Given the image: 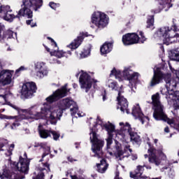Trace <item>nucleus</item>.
I'll list each match as a JSON object with an SVG mask.
<instances>
[{
    "instance_id": "obj_42",
    "label": "nucleus",
    "mask_w": 179,
    "mask_h": 179,
    "mask_svg": "<svg viewBox=\"0 0 179 179\" xmlns=\"http://www.w3.org/2000/svg\"><path fill=\"white\" fill-rule=\"evenodd\" d=\"M0 118L1 120H15L17 118V116H8L0 113Z\"/></svg>"
},
{
    "instance_id": "obj_45",
    "label": "nucleus",
    "mask_w": 179,
    "mask_h": 179,
    "mask_svg": "<svg viewBox=\"0 0 179 179\" xmlns=\"http://www.w3.org/2000/svg\"><path fill=\"white\" fill-rule=\"evenodd\" d=\"M47 73V71L45 70H37L36 76L38 78H44V75Z\"/></svg>"
},
{
    "instance_id": "obj_40",
    "label": "nucleus",
    "mask_w": 179,
    "mask_h": 179,
    "mask_svg": "<svg viewBox=\"0 0 179 179\" xmlns=\"http://www.w3.org/2000/svg\"><path fill=\"white\" fill-rule=\"evenodd\" d=\"M44 152L42 155V157H45V156H48L51 153V148L50 147H43Z\"/></svg>"
},
{
    "instance_id": "obj_58",
    "label": "nucleus",
    "mask_w": 179,
    "mask_h": 179,
    "mask_svg": "<svg viewBox=\"0 0 179 179\" xmlns=\"http://www.w3.org/2000/svg\"><path fill=\"white\" fill-rule=\"evenodd\" d=\"M11 107L14 108V110H16L17 111H20V108L15 105H11Z\"/></svg>"
},
{
    "instance_id": "obj_59",
    "label": "nucleus",
    "mask_w": 179,
    "mask_h": 179,
    "mask_svg": "<svg viewBox=\"0 0 179 179\" xmlns=\"http://www.w3.org/2000/svg\"><path fill=\"white\" fill-rule=\"evenodd\" d=\"M43 47H45V49L46 50V51L48 52H52V51H51V50L48 48V47H47V45H44L43 44Z\"/></svg>"
},
{
    "instance_id": "obj_56",
    "label": "nucleus",
    "mask_w": 179,
    "mask_h": 179,
    "mask_svg": "<svg viewBox=\"0 0 179 179\" xmlns=\"http://www.w3.org/2000/svg\"><path fill=\"white\" fill-rule=\"evenodd\" d=\"M80 56L82 58H86V57H87V52L84 50V52H81Z\"/></svg>"
},
{
    "instance_id": "obj_62",
    "label": "nucleus",
    "mask_w": 179,
    "mask_h": 179,
    "mask_svg": "<svg viewBox=\"0 0 179 179\" xmlns=\"http://www.w3.org/2000/svg\"><path fill=\"white\" fill-rule=\"evenodd\" d=\"M132 160H136V159H138V155H132Z\"/></svg>"
},
{
    "instance_id": "obj_44",
    "label": "nucleus",
    "mask_w": 179,
    "mask_h": 179,
    "mask_svg": "<svg viewBox=\"0 0 179 179\" xmlns=\"http://www.w3.org/2000/svg\"><path fill=\"white\" fill-rule=\"evenodd\" d=\"M49 6L54 10H57V8H59V6H61V4L56 3L54 1H50L49 3Z\"/></svg>"
},
{
    "instance_id": "obj_22",
    "label": "nucleus",
    "mask_w": 179,
    "mask_h": 179,
    "mask_svg": "<svg viewBox=\"0 0 179 179\" xmlns=\"http://www.w3.org/2000/svg\"><path fill=\"white\" fill-rule=\"evenodd\" d=\"M159 6L158 7V9L156 8L155 10H152V12L153 13H160L163 9H165V10H168L170 9L173 5L170 3L171 2V0H158Z\"/></svg>"
},
{
    "instance_id": "obj_38",
    "label": "nucleus",
    "mask_w": 179,
    "mask_h": 179,
    "mask_svg": "<svg viewBox=\"0 0 179 179\" xmlns=\"http://www.w3.org/2000/svg\"><path fill=\"white\" fill-rule=\"evenodd\" d=\"M130 72H132V71L128 68L125 69L123 71V76H124V79H126L127 80H128V78H129L131 76V75L132 74Z\"/></svg>"
},
{
    "instance_id": "obj_55",
    "label": "nucleus",
    "mask_w": 179,
    "mask_h": 179,
    "mask_svg": "<svg viewBox=\"0 0 179 179\" xmlns=\"http://www.w3.org/2000/svg\"><path fill=\"white\" fill-rule=\"evenodd\" d=\"M20 125V123H13L12 125L10 126L11 129H16L17 127H19Z\"/></svg>"
},
{
    "instance_id": "obj_11",
    "label": "nucleus",
    "mask_w": 179,
    "mask_h": 179,
    "mask_svg": "<svg viewBox=\"0 0 179 179\" xmlns=\"http://www.w3.org/2000/svg\"><path fill=\"white\" fill-rule=\"evenodd\" d=\"M81 72L82 73L79 78L80 87L81 89H85V93H88L92 89V86H93L94 79H92V76L87 72H84L83 71H81Z\"/></svg>"
},
{
    "instance_id": "obj_13",
    "label": "nucleus",
    "mask_w": 179,
    "mask_h": 179,
    "mask_svg": "<svg viewBox=\"0 0 179 179\" xmlns=\"http://www.w3.org/2000/svg\"><path fill=\"white\" fill-rule=\"evenodd\" d=\"M122 42L124 45L139 44V35L137 33H127L122 36Z\"/></svg>"
},
{
    "instance_id": "obj_25",
    "label": "nucleus",
    "mask_w": 179,
    "mask_h": 179,
    "mask_svg": "<svg viewBox=\"0 0 179 179\" xmlns=\"http://www.w3.org/2000/svg\"><path fill=\"white\" fill-rule=\"evenodd\" d=\"M97 171L99 173H106L107 171V169H108V164L107 163V160L106 159H102L100 161V164H96Z\"/></svg>"
},
{
    "instance_id": "obj_14",
    "label": "nucleus",
    "mask_w": 179,
    "mask_h": 179,
    "mask_svg": "<svg viewBox=\"0 0 179 179\" xmlns=\"http://www.w3.org/2000/svg\"><path fill=\"white\" fill-rule=\"evenodd\" d=\"M152 105L155 107L153 117L164 110L163 105L160 103V94L157 92L152 96Z\"/></svg>"
},
{
    "instance_id": "obj_30",
    "label": "nucleus",
    "mask_w": 179,
    "mask_h": 179,
    "mask_svg": "<svg viewBox=\"0 0 179 179\" xmlns=\"http://www.w3.org/2000/svg\"><path fill=\"white\" fill-rule=\"evenodd\" d=\"M173 96V108L179 110V91H174Z\"/></svg>"
},
{
    "instance_id": "obj_47",
    "label": "nucleus",
    "mask_w": 179,
    "mask_h": 179,
    "mask_svg": "<svg viewBox=\"0 0 179 179\" xmlns=\"http://www.w3.org/2000/svg\"><path fill=\"white\" fill-rule=\"evenodd\" d=\"M26 24L28 26H31V27H37V23L33 22V20H27L26 21Z\"/></svg>"
},
{
    "instance_id": "obj_1",
    "label": "nucleus",
    "mask_w": 179,
    "mask_h": 179,
    "mask_svg": "<svg viewBox=\"0 0 179 179\" xmlns=\"http://www.w3.org/2000/svg\"><path fill=\"white\" fill-rule=\"evenodd\" d=\"M41 6H43V0H22L21 8L17 15H15L13 14H9L12 12L10 6L1 5L0 6V17L9 23H12L15 19L20 20L21 17L32 19L33 10L37 12L38 9L41 8Z\"/></svg>"
},
{
    "instance_id": "obj_16",
    "label": "nucleus",
    "mask_w": 179,
    "mask_h": 179,
    "mask_svg": "<svg viewBox=\"0 0 179 179\" xmlns=\"http://www.w3.org/2000/svg\"><path fill=\"white\" fill-rule=\"evenodd\" d=\"M85 37H89V34L87 32H80L77 38L74 39V41L69 45V48L76 50V48L83 43V40H85Z\"/></svg>"
},
{
    "instance_id": "obj_48",
    "label": "nucleus",
    "mask_w": 179,
    "mask_h": 179,
    "mask_svg": "<svg viewBox=\"0 0 179 179\" xmlns=\"http://www.w3.org/2000/svg\"><path fill=\"white\" fill-rule=\"evenodd\" d=\"M47 39L49 40L51 42V45H53L55 48H58V45L57 44V42L52 38L48 36Z\"/></svg>"
},
{
    "instance_id": "obj_6",
    "label": "nucleus",
    "mask_w": 179,
    "mask_h": 179,
    "mask_svg": "<svg viewBox=\"0 0 179 179\" xmlns=\"http://www.w3.org/2000/svg\"><path fill=\"white\" fill-rule=\"evenodd\" d=\"M92 23L95 24L99 30H103L108 24V17L104 13L94 12L92 16Z\"/></svg>"
},
{
    "instance_id": "obj_3",
    "label": "nucleus",
    "mask_w": 179,
    "mask_h": 179,
    "mask_svg": "<svg viewBox=\"0 0 179 179\" xmlns=\"http://www.w3.org/2000/svg\"><path fill=\"white\" fill-rule=\"evenodd\" d=\"M176 22H177V20L173 18L172 20L173 24L171 27H164L159 28L155 33L157 37H159L160 40H162L164 44H166V45L173 44V38H174V37L179 38L178 25L176 23Z\"/></svg>"
},
{
    "instance_id": "obj_41",
    "label": "nucleus",
    "mask_w": 179,
    "mask_h": 179,
    "mask_svg": "<svg viewBox=\"0 0 179 179\" xmlns=\"http://www.w3.org/2000/svg\"><path fill=\"white\" fill-rule=\"evenodd\" d=\"M8 140L5 138H0V152H3V148L5 146V145H7Z\"/></svg>"
},
{
    "instance_id": "obj_51",
    "label": "nucleus",
    "mask_w": 179,
    "mask_h": 179,
    "mask_svg": "<svg viewBox=\"0 0 179 179\" xmlns=\"http://www.w3.org/2000/svg\"><path fill=\"white\" fill-rule=\"evenodd\" d=\"M13 149H15V144L13 143L9 146L8 150V156H12V152H13Z\"/></svg>"
},
{
    "instance_id": "obj_57",
    "label": "nucleus",
    "mask_w": 179,
    "mask_h": 179,
    "mask_svg": "<svg viewBox=\"0 0 179 179\" xmlns=\"http://www.w3.org/2000/svg\"><path fill=\"white\" fill-rule=\"evenodd\" d=\"M115 179H122V178H120V172L118 171L115 172Z\"/></svg>"
},
{
    "instance_id": "obj_5",
    "label": "nucleus",
    "mask_w": 179,
    "mask_h": 179,
    "mask_svg": "<svg viewBox=\"0 0 179 179\" xmlns=\"http://www.w3.org/2000/svg\"><path fill=\"white\" fill-rule=\"evenodd\" d=\"M10 166L13 171L17 174H29L30 170V159L27 158V153H24V157L20 155L17 162L10 161Z\"/></svg>"
},
{
    "instance_id": "obj_39",
    "label": "nucleus",
    "mask_w": 179,
    "mask_h": 179,
    "mask_svg": "<svg viewBox=\"0 0 179 179\" xmlns=\"http://www.w3.org/2000/svg\"><path fill=\"white\" fill-rule=\"evenodd\" d=\"M129 148H131V145H125L124 150H122L123 159H124V157H129V156H131V154H129L128 152Z\"/></svg>"
},
{
    "instance_id": "obj_20",
    "label": "nucleus",
    "mask_w": 179,
    "mask_h": 179,
    "mask_svg": "<svg viewBox=\"0 0 179 179\" xmlns=\"http://www.w3.org/2000/svg\"><path fill=\"white\" fill-rule=\"evenodd\" d=\"M143 167H145V166H137L136 169L134 171L130 172L131 178L148 179V176H142V174H143V171H145V169Z\"/></svg>"
},
{
    "instance_id": "obj_8",
    "label": "nucleus",
    "mask_w": 179,
    "mask_h": 179,
    "mask_svg": "<svg viewBox=\"0 0 179 179\" xmlns=\"http://www.w3.org/2000/svg\"><path fill=\"white\" fill-rule=\"evenodd\" d=\"M71 92V89H68V84H65L60 89H57L53 94L48 97L46 98L47 103L49 104H52V103H55V101H58L60 99H63V97H66L68 96V93Z\"/></svg>"
},
{
    "instance_id": "obj_37",
    "label": "nucleus",
    "mask_w": 179,
    "mask_h": 179,
    "mask_svg": "<svg viewBox=\"0 0 179 179\" xmlns=\"http://www.w3.org/2000/svg\"><path fill=\"white\" fill-rule=\"evenodd\" d=\"M113 138H114V134H108V138L106 139L108 149H110L111 145H113Z\"/></svg>"
},
{
    "instance_id": "obj_18",
    "label": "nucleus",
    "mask_w": 179,
    "mask_h": 179,
    "mask_svg": "<svg viewBox=\"0 0 179 179\" xmlns=\"http://www.w3.org/2000/svg\"><path fill=\"white\" fill-rule=\"evenodd\" d=\"M131 114L136 120H139L142 124H145V120H148V121H149V117L145 116L139 106H133Z\"/></svg>"
},
{
    "instance_id": "obj_19",
    "label": "nucleus",
    "mask_w": 179,
    "mask_h": 179,
    "mask_svg": "<svg viewBox=\"0 0 179 179\" xmlns=\"http://www.w3.org/2000/svg\"><path fill=\"white\" fill-rule=\"evenodd\" d=\"M120 127H123V129H122V131H127L131 141H134L136 143L139 142V138L136 137L138 134L132 131V127H131V124H129V123L126 122L125 124H124V122H120Z\"/></svg>"
},
{
    "instance_id": "obj_60",
    "label": "nucleus",
    "mask_w": 179,
    "mask_h": 179,
    "mask_svg": "<svg viewBox=\"0 0 179 179\" xmlns=\"http://www.w3.org/2000/svg\"><path fill=\"white\" fill-rule=\"evenodd\" d=\"M43 167H47V169H50V164H48V162L44 163Z\"/></svg>"
},
{
    "instance_id": "obj_35",
    "label": "nucleus",
    "mask_w": 179,
    "mask_h": 179,
    "mask_svg": "<svg viewBox=\"0 0 179 179\" xmlns=\"http://www.w3.org/2000/svg\"><path fill=\"white\" fill-rule=\"evenodd\" d=\"M120 75H121V71H117L115 68H113V70L110 71V76H115L116 79L118 78L119 81L121 82L122 78L120 77Z\"/></svg>"
},
{
    "instance_id": "obj_31",
    "label": "nucleus",
    "mask_w": 179,
    "mask_h": 179,
    "mask_svg": "<svg viewBox=\"0 0 179 179\" xmlns=\"http://www.w3.org/2000/svg\"><path fill=\"white\" fill-rule=\"evenodd\" d=\"M38 134L42 139H47V138L51 136V131L45 129H39Z\"/></svg>"
},
{
    "instance_id": "obj_27",
    "label": "nucleus",
    "mask_w": 179,
    "mask_h": 179,
    "mask_svg": "<svg viewBox=\"0 0 179 179\" xmlns=\"http://www.w3.org/2000/svg\"><path fill=\"white\" fill-rule=\"evenodd\" d=\"M57 50H55L50 52V57H56L57 58H68V55H66V52H64V50H59V48H57Z\"/></svg>"
},
{
    "instance_id": "obj_49",
    "label": "nucleus",
    "mask_w": 179,
    "mask_h": 179,
    "mask_svg": "<svg viewBox=\"0 0 179 179\" xmlns=\"http://www.w3.org/2000/svg\"><path fill=\"white\" fill-rule=\"evenodd\" d=\"M47 39L49 40L51 42V45H53L55 48H58V45L57 44V42L52 38L48 36Z\"/></svg>"
},
{
    "instance_id": "obj_33",
    "label": "nucleus",
    "mask_w": 179,
    "mask_h": 179,
    "mask_svg": "<svg viewBox=\"0 0 179 179\" xmlns=\"http://www.w3.org/2000/svg\"><path fill=\"white\" fill-rule=\"evenodd\" d=\"M108 87L112 89V90H115L116 92H118V93H120V90H122V92H124L123 86L121 85L120 87H118V83L115 81L110 83L108 85Z\"/></svg>"
},
{
    "instance_id": "obj_46",
    "label": "nucleus",
    "mask_w": 179,
    "mask_h": 179,
    "mask_svg": "<svg viewBox=\"0 0 179 179\" xmlns=\"http://www.w3.org/2000/svg\"><path fill=\"white\" fill-rule=\"evenodd\" d=\"M50 134H52L54 141H58V139H59V136H61V135L55 131H50Z\"/></svg>"
},
{
    "instance_id": "obj_29",
    "label": "nucleus",
    "mask_w": 179,
    "mask_h": 179,
    "mask_svg": "<svg viewBox=\"0 0 179 179\" xmlns=\"http://www.w3.org/2000/svg\"><path fill=\"white\" fill-rule=\"evenodd\" d=\"M169 55L171 61H177L179 62V48L171 50L169 53Z\"/></svg>"
},
{
    "instance_id": "obj_24",
    "label": "nucleus",
    "mask_w": 179,
    "mask_h": 179,
    "mask_svg": "<svg viewBox=\"0 0 179 179\" xmlns=\"http://www.w3.org/2000/svg\"><path fill=\"white\" fill-rule=\"evenodd\" d=\"M114 44V41H111L110 42H105L103 45L100 48V52L101 55H107L109 52L113 51V45Z\"/></svg>"
},
{
    "instance_id": "obj_34",
    "label": "nucleus",
    "mask_w": 179,
    "mask_h": 179,
    "mask_svg": "<svg viewBox=\"0 0 179 179\" xmlns=\"http://www.w3.org/2000/svg\"><path fill=\"white\" fill-rule=\"evenodd\" d=\"M138 36H138V44H143L148 40L146 36H145V33L142 31L138 32Z\"/></svg>"
},
{
    "instance_id": "obj_2",
    "label": "nucleus",
    "mask_w": 179,
    "mask_h": 179,
    "mask_svg": "<svg viewBox=\"0 0 179 179\" xmlns=\"http://www.w3.org/2000/svg\"><path fill=\"white\" fill-rule=\"evenodd\" d=\"M73 104V101L66 98L61 100L59 103V110H52V106L50 103H44L43 107L41 108V112L36 113L34 116L36 120H43L47 118L52 125H57L58 120H61L62 114L65 110L71 108Z\"/></svg>"
},
{
    "instance_id": "obj_54",
    "label": "nucleus",
    "mask_w": 179,
    "mask_h": 179,
    "mask_svg": "<svg viewBox=\"0 0 179 179\" xmlns=\"http://www.w3.org/2000/svg\"><path fill=\"white\" fill-rule=\"evenodd\" d=\"M103 101H106L107 100V91L106 90L102 92Z\"/></svg>"
},
{
    "instance_id": "obj_64",
    "label": "nucleus",
    "mask_w": 179,
    "mask_h": 179,
    "mask_svg": "<svg viewBox=\"0 0 179 179\" xmlns=\"http://www.w3.org/2000/svg\"><path fill=\"white\" fill-rule=\"evenodd\" d=\"M0 97H2V99H3V100H6V94H0Z\"/></svg>"
},
{
    "instance_id": "obj_61",
    "label": "nucleus",
    "mask_w": 179,
    "mask_h": 179,
    "mask_svg": "<svg viewBox=\"0 0 179 179\" xmlns=\"http://www.w3.org/2000/svg\"><path fill=\"white\" fill-rule=\"evenodd\" d=\"M164 132H166V134H169V132H170V129H169V127H166L164 128Z\"/></svg>"
},
{
    "instance_id": "obj_15",
    "label": "nucleus",
    "mask_w": 179,
    "mask_h": 179,
    "mask_svg": "<svg viewBox=\"0 0 179 179\" xmlns=\"http://www.w3.org/2000/svg\"><path fill=\"white\" fill-rule=\"evenodd\" d=\"M156 121H164V122H167L171 127L173 128H176V120L174 119H170L167 117V115L164 113V110H162L157 115L153 116Z\"/></svg>"
},
{
    "instance_id": "obj_10",
    "label": "nucleus",
    "mask_w": 179,
    "mask_h": 179,
    "mask_svg": "<svg viewBox=\"0 0 179 179\" xmlns=\"http://www.w3.org/2000/svg\"><path fill=\"white\" fill-rule=\"evenodd\" d=\"M15 71L3 69L2 63L0 62V86H7L12 83V76H13Z\"/></svg>"
},
{
    "instance_id": "obj_36",
    "label": "nucleus",
    "mask_w": 179,
    "mask_h": 179,
    "mask_svg": "<svg viewBox=\"0 0 179 179\" xmlns=\"http://www.w3.org/2000/svg\"><path fill=\"white\" fill-rule=\"evenodd\" d=\"M139 78V73L134 72L130 75L129 77H128L127 80L129 82H132L134 80V82H136Z\"/></svg>"
},
{
    "instance_id": "obj_17",
    "label": "nucleus",
    "mask_w": 179,
    "mask_h": 179,
    "mask_svg": "<svg viewBox=\"0 0 179 179\" xmlns=\"http://www.w3.org/2000/svg\"><path fill=\"white\" fill-rule=\"evenodd\" d=\"M148 145L149 146V149L148 150V152L149 155V162L150 163H152L155 164L156 166H159L160 164V159L157 158V156H156V154L155 152H156V148L150 143H148Z\"/></svg>"
},
{
    "instance_id": "obj_4",
    "label": "nucleus",
    "mask_w": 179,
    "mask_h": 179,
    "mask_svg": "<svg viewBox=\"0 0 179 179\" xmlns=\"http://www.w3.org/2000/svg\"><path fill=\"white\" fill-rule=\"evenodd\" d=\"M163 79L166 83V87L167 90H169L170 87H176L177 86V82L174 78H171V75L164 74L163 71H162V69L157 67L156 70H154L153 76L150 82V87H155V86L160 85V83L163 82Z\"/></svg>"
},
{
    "instance_id": "obj_28",
    "label": "nucleus",
    "mask_w": 179,
    "mask_h": 179,
    "mask_svg": "<svg viewBox=\"0 0 179 179\" xmlns=\"http://www.w3.org/2000/svg\"><path fill=\"white\" fill-rule=\"evenodd\" d=\"M146 23V29L155 30V15H148Z\"/></svg>"
},
{
    "instance_id": "obj_9",
    "label": "nucleus",
    "mask_w": 179,
    "mask_h": 179,
    "mask_svg": "<svg viewBox=\"0 0 179 179\" xmlns=\"http://www.w3.org/2000/svg\"><path fill=\"white\" fill-rule=\"evenodd\" d=\"M36 92H37V85L36 83L33 81L27 82L22 85L21 96L24 97V99H31Z\"/></svg>"
},
{
    "instance_id": "obj_7",
    "label": "nucleus",
    "mask_w": 179,
    "mask_h": 179,
    "mask_svg": "<svg viewBox=\"0 0 179 179\" xmlns=\"http://www.w3.org/2000/svg\"><path fill=\"white\" fill-rule=\"evenodd\" d=\"M92 138L90 137L92 145V150L94 153L96 157H102L103 156V146H104V141L99 139L97 133L92 131Z\"/></svg>"
},
{
    "instance_id": "obj_53",
    "label": "nucleus",
    "mask_w": 179,
    "mask_h": 179,
    "mask_svg": "<svg viewBox=\"0 0 179 179\" xmlns=\"http://www.w3.org/2000/svg\"><path fill=\"white\" fill-rule=\"evenodd\" d=\"M70 111L71 115H75V114H76V113L78 112V108H72L70 109Z\"/></svg>"
},
{
    "instance_id": "obj_43",
    "label": "nucleus",
    "mask_w": 179,
    "mask_h": 179,
    "mask_svg": "<svg viewBox=\"0 0 179 179\" xmlns=\"http://www.w3.org/2000/svg\"><path fill=\"white\" fill-rule=\"evenodd\" d=\"M36 71H45V69H44V63H41V62L36 63Z\"/></svg>"
},
{
    "instance_id": "obj_23",
    "label": "nucleus",
    "mask_w": 179,
    "mask_h": 179,
    "mask_svg": "<svg viewBox=\"0 0 179 179\" xmlns=\"http://www.w3.org/2000/svg\"><path fill=\"white\" fill-rule=\"evenodd\" d=\"M13 37V31L8 29L5 31V25L0 22V41L5 38H12Z\"/></svg>"
},
{
    "instance_id": "obj_52",
    "label": "nucleus",
    "mask_w": 179,
    "mask_h": 179,
    "mask_svg": "<svg viewBox=\"0 0 179 179\" xmlns=\"http://www.w3.org/2000/svg\"><path fill=\"white\" fill-rule=\"evenodd\" d=\"M21 71H24V66H20L19 69H17L15 71V76H19V73H20Z\"/></svg>"
},
{
    "instance_id": "obj_32",
    "label": "nucleus",
    "mask_w": 179,
    "mask_h": 179,
    "mask_svg": "<svg viewBox=\"0 0 179 179\" xmlns=\"http://www.w3.org/2000/svg\"><path fill=\"white\" fill-rule=\"evenodd\" d=\"M116 152L115 153V157H121L122 156V145L117 141H115V145Z\"/></svg>"
},
{
    "instance_id": "obj_63",
    "label": "nucleus",
    "mask_w": 179,
    "mask_h": 179,
    "mask_svg": "<svg viewBox=\"0 0 179 179\" xmlns=\"http://www.w3.org/2000/svg\"><path fill=\"white\" fill-rule=\"evenodd\" d=\"M68 162H71L72 163V162H73V158H72V157H67Z\"/></svg>"
},
{
    "instance_id": "obj_12",
    "label": "nucleus",
    "mask_w": 179,
    "mask_h": 179,
    "mask_svg": "<svg viewBox=\"0 0 179 179\" xmlns=\"http://www.w3.org/2000/svg\"><path fill=\"white\" fill-rule=\"evenodd\" d=\"M122 93H124V91H122L120 88L119 93L117 96V110L120 109L122 113H127V114H129V109L128 108V106L129 103L128 102V100L124 97L122 95Z\"/></svg>"
},
{
    "instance_id": "obj_50",
    "label": "nucleus",
    "mask_w": 179,
    "mask_h": 179,
    "mask_svg": "<svg viewBox=\"0 0 179 179\" xmlns=\"http://www.w3.org/2000/svg\"><path fill=\"white\" fill-rule=\"evenodd\" d=\"M47 39L49 40L51 42V45H53L55 48H58V45L57 44V42L52 38L48 36Z\"/></svg>"
},
{
    "instance_id": "obj_21",
    "label": "nucleus",
    "mask_w": 179,
    "mask_h": 179,
    "mask_svg": "<svg viewBox=\"0 0 179 179\" xmlns=\"http://www.w3.org/2000/svg\"><path fill=\"white\" fill-rule=\"evenodd\" d=\"M96 121L99 125H101L103 129H106L108 132V135H113L114 131H115V126L113 124V123L108 122V123L103 124V120L100 118V117H97Z\"/></svg>"
},
{
    "instance_id": "obj_26",
    "label": "nucleus",
    "mask_w": 179,
    "mask_h": 179,
    "mask_svg": "<svg viewBox=\"0 0 179 179\" xmlns=\"http://www.w3.org/2000/svg\"><path fill=\"white\" fill-rule=\"evenodd\" d=\"M0 178L1 179H15L16 173H13L10 172V171L4 169H3V173H0Z\"/></svg>"
}]
</instances>
